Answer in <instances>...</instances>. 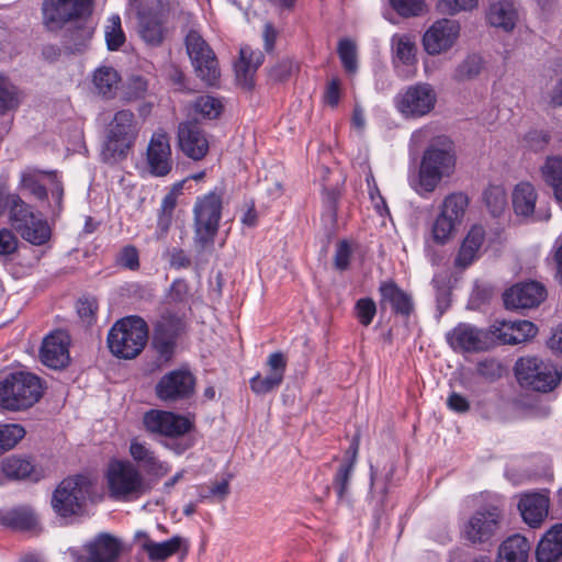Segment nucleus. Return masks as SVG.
I'll list each match as a JSON object with an SVG mask.
<instances>
[{
	"label": "nucleus",
	"instance_id": "nucleus-1",
	"mask_svg": "<svg viewBox=\"0 0 562 562\" xmlns=\"http://www.w3.org/2000/svg\"><path fill=\"white\" fill-rule=\"evenodd\" d=\"M456 169V155L446 143L429 145L420 159L418 173L411 179V187L420 196H428L446 178H450Z\"/></svg>",
	"mask_w": 562,
	"mask_h": 562
},
{
	"label": "nucleus",
	"instance_id": "nucleus-2",
	"mask_svg": "<svg viewBox=\"0 0 562 562\" xmlns=\"http://www.w3.org/2000/svg\"><path fill=\"white\" fill-rule=\"evenodd\" d=\"M5 210L12 228L27 243L34 246L45 245L52 236L46 220L38 217L34 207L18 193L5 196Z\"/></svg>",
	"mask_w": 562,
	"mask_h": 562
},
{
	"label": "nucleus",
	"instance_id": "nucleus-3",
	"mask_svg": "<svg viewBox=\"0 0 562 562\" xmlns=\"http://www.w3.org/2000/svg\"><path fill=\"white\" fill-rule=\"evenodd\" d=\"M148 340V325L139 316L121 318L111 327L106 342L113 356L134 359L145 348Z\"/></svg>",
	"mask_w": 562,
	"mask_h": 562
},
{
	"label": "nucleus",
	"instance_id": "nucleus-4",
	"mask_svg": "<svg viewBox=\"0 0 562 562\" xmlns=\"http://www.w3.org/2000/svg\"><path fill=\"white\" fill-rule=\"evenodd\" d=\"M106 483L110 497L120 502L136 501L150 491L149 483L131 461H111Z\"/></svg>",
	"mask_w": 562,
	"mask_h": 562
},
{
	"label": "nucleus",
	"instance_id": "nucleus-5",
	"mask_svg": "<svg viewBox=\"0 0 562 562\" xmlns=\"http://www.w3.org/2000/svg\"><path fill=\"white\" fill-rule=\"evenodd\" d=\"M41 380L27 372H14L0 381V405L8 411H22L42 397Z\"/></svg>",
	"mask_w": 562,
	"mask_h": 562
},
{
	"label": "nucleus",
	"instance_id": "nucleus-6",
	"mask_svg": "<svg viewBox=\"0 0 562 562\" xmlns=\"http://www.w3.org/2000/svg\"><path fill=\"white\" fill-rule=\"evenodd\" d=\"M222 194L212 191L199 196L193 207L194 244L201 249L213 245L222 216Z\"/></svg>",
	"mask_w": 562,
	"mask_h": 562
},
{
	"label": "nucleus",
	"instance_id": "nucleus-7",
	"mask_svg": "<svg viewBox=\"0 0 562 562\" xmlns=\"http://www.w3.org/2000/svg\"><path fill=\"white\" fill-rule=\"evenodd\" d=\"M91 495V482L86 476H70L60 482L52 497L55 513L64 518L82 513Z\"/></svg>",
	"mask_w": 562,
	"mask_h": 562
},
{
	"label": "nucleus",
	"instance_id": "nucleus-8",
	"mask_svg": "<svg viewBox=\"0 0 562 562\" xmlns=\"http://www.w3.org/2000/svg\"><path fill=\"white\" fill-rule=\"evenodd\" d=\"M515 372L521 386L542 393L552 391L561 380V373L552 363L537 357L520 358Z\"/></svg>",
	"mask_w": 562,
	"mask_h": 562
},
{
	"label": "nucleus",
	"instance_id": "nucleus-9",
	"mask_svg": "<svg viewBox=\"0 0 562 562\" xmlns=\"http://www.w3.org/2000/svg\"><path fill=\"white\" fill-rule=\"evenodd\" d=\"M436 103V90L427 82L411 85L394 98L396 110L406 119H418L429 114Z\"/></svg>",
	"mask_w": 562,
	"mask_h": 562
},
{
	"label": "nucleus",
	"instance_id": "nucleus-10",
	"mask_svg": "<svg viewBox=\"0 0 562 562\" xmlns=\"http://www.w3.org/2000/svg\"><path fill=\"white\" fill-rule=\"evenodd\" d=\"M186 48L196 76L207 86H214L220 77L218 63L214 52L198 31L191 30L187 34Z\"/></svg>",
	"mask_w": 562,
	"mask_h": 562
},
{
	"label": "nucleus",
	"instance_id": "nucleus-11",
	"mask_svg": "<svg viewBox=\"0 0 562 562\" xmlns=\"http://www.w3.org/2000/svg\"><path fill=\"white\" fill-rule=\"evenodd\" d=\"M145 429L156 436L178 438L187 435L194 427L189 417L161 409H150L143 417Z\"/></svg>",
	"mask_w": 562,
	"mask_h": 562
},
{
	"label": "nucleus",
	"instance_id": "nucleus-12",
	"mask_svg": "<svg viewBox=\"0 0 562 562\" xmlns=\"http://www.w3.org/2000/svg\"><path fill=\"white\" fill-rule=\"evenodd\" d=\"M195 391V376L189 369L180 368L164 374L155 386L156 396L166 403L190 398Z\"/></svg>",
	"mask_w": 562,
	"mask_h": 562
},
{
	"label": "nucleus",
	"instance_id": "nucleus-13",
	"mask_svg": "<svg viewBox=\"0 0 562 562\" xmlns=\"http://www.w3.org/2000/svg\"><path fill=\"white\" fill-rule=\"evenodd\" d=\"M461 25L453 19H439L435 21L423 35V47L430 56H438L449 52L459 41Z\"/></svg>",
	"mask_w": 562,
	"mask_h": 562
},
{
	"label": "nucleus",
	"instance_id": "nucleus-14",
	"mask_svg": "<svg viewBox=\"0 0 562 562\" xmlns=\"http://www.w3.org/2000/svg\"><path fill=\"white\" fill-rule=\"evenodd\" d=\"M91 0H44L43 22L49 31L61 29L67 22L90 12Z\"/></svg>",
	"mask_w": 562,
	"mask_h": 562
},
{
	"label": "nucleus",
	"instance_id": "nucleus-15",
	"mask_svg": "<svg viewBox=\"0 0 562 562\" xmlns=\"http://www.w3.org/2000/svg\"><path fill=\"white\" fill-rule=\"evenodd\" d=\"M502 513L497 507L475 512L464 524L463 536L472 543L490 541L499 529Z\"/></svg>",
	"mask_w": 562,
	"mask_h": 562
},
{
	"label": "nucleus",
	"instance_id": "nucleus-16",
	"mask_svg": "<svg viewBox=\"0 0 562 562\" xmlns=\"http://www.w3.org/2000/svg\"><path fill=\"white\" fill-rule=\"evenodd\" d=\"M85 554L71 551L75 562H117L122 542L114 536L102 532L83 546Z\"/></svg>",
	"mask_w": 562,
	"mask_h": 562
},
{
	"label": "nucleus",
	"instance_id": "nucleus-17",
	"mask_svg": "<svg viewBox=\"0 0 562 562\" xmlns=\"http://www.w3.org/2000/svg\"><path fill=\"white\" fill-rule=\"evenodd\" d=\"M173 12H167L164 8L157 10H144L137 14V32L140 38L149 46H160L166 37V23Z\"/></svg>",
	"mask_w": 562,
	"mask_h": 562
},
{
	"label": "nucleus",
	"instance_id": "nucleus-18",
	"mask_svg": "<svg viewBox=\"0 0 562 562\" xmlns=\"http://www.w3.org/2000/svg\"><path fill=\"white\" fill-rule=\"evenodd\" d=\"M146 160L149 172L155 177H165L172 169L171 147L167 133L156 131L148 143Z\"/></svg>",
	"mask_w": 562,
	"mask_h": 562
},
{
	"label": "nucleus",
	"instance_id": "nucleus-19",
	"mask_svg": "<svg viewBox=\"0 0 562 562\" xmlns=\"http://www.w3.org/2000/svg\"><path fill=\"white\" fill-rule=\"evenodd\" d=\"M547 295L543 285L536 281L518 283L506 290L503 299L506 308L528 310L538 306Z\"/></svg>",
	"mask_w": 562,
	"mask_h": 562
},
{
	"label": "nucleus",
	"instance_id": "nucleus-20",
	"mask_svg": "<svg viewBox=\"0 0 562 562\" xmlns=\"http://www.w3.org/2000/svg\"><path fill=\"white\" fill-rule=\"evenodd\" d=\"M69 342V336L63 330L47 335L40 350L42 363L55 370L65 368L70 360Z\"/></svg>",
	"mask_w": 562,
	"mask_h": 562
},
{
	"label": "nucleus",
	"instance_id": "nucleus-21",
	"mask_svg": "<svg viewBox=\"0 0 562 562\" xmlns=\"http://www.w3.org/2000/svg\"><path fill=\"white\" fill-rule=\"evenodd\" d=\"M449 345L459 351H482L490 348V334L469 324H459L447 336Z\"/></svg>",
	"mask_w": 562,
	"mask_h": 562
},
{
	"label": "nucleus",
	"instance_id": "nucleus-22",
	"mask_svg": "<svg viewBox=\"0 0 562 562\" xmlns=\"http://www.w3.org/2000/svg\"><path fill=\"white\" fill-rule=\"evenodd\" d=\"M538 329L529 321H496L491 326L493 337L503 344L516 345L536 336Z\"/></svg>",
	"mask_w": 562,
	"mask_h": 562
},
{
	"label": "nucleus",
	"instance_id": "nucleus-23",
	"mask_svg": "<svg viewBox=\"0 0 562 562\" xmlns=\"http://www.w3.org/2000/svg\"><path fill=\"white\" fill-rule=\"evenodd\" d=\"M178 139L181 150L193 160L202 159L209 151V140L195 123H181L178 128Z\"/></svg>",
	"mask_w": 562,
	"mask_h": 562
},
{
	"label": "nucleus",
	"instance_id": "nucleus-24",
	"mask_svg": "<svg viewBox=\"0 0 562 562\" xmlns=\"http://www.w3.org/2000/svg\"><path fill=\"white\" fill-rule=\"evenodd\" d=\"M381 295L380 306L387 305L393 313L408 317L414 311V301L409 293L402 290L394 281H383L379 286Z\"/></svg>",
	"mask_w": 562,
	"mask_h": 562
},
{
	"label": "nucleus",
	"instance_id": "nucleus-25",
	"mask_svg": "<svg viewBox=\"0 0 562 562\" xmlns=\"http://www.w3.org/2000/svg\"><path fill=\"white\" fill-rule=\"evenodd\" d=\"M518 509L524 521L530 527L537 528L548 516L549 498L539 493L526 494L520 498Z\"/></svg>",
	"mask_w": 562,
	"mask_h": 562
},
{
	"label": "nucleus",
	"instance_id": "nucleus-26",
	"mask_svg": "<svg viewBox=\"0 0 562 562\" xmlns=\"http://www.w3.org/2000/svg\"><path fill=\"white\" fill-rule=\"evenodd\" d=\"M142 547L150 561H165L178 552H182L186 555L189 551V541L181 536H173L162 542L147 539Z\"/></svg>",
	"mask_w": 562,
	"mask_h": 562
},
{
	"label": "nucleus",
	"instance_id": "nucleus-27",
	"mask_svg": "<svg viewBox=\"0 0 562 562\" xmlns=\"http://www.w3.org/2000/svg\"><path fill=\"white\" fill-rule=\"evenodd\" d=\"M538 193L532 183L521 181L515 186L512 193V203L517 216L529 220L535 215Z\"/></svg>",
	"mask_w": 562,
	"mask_h": 562
},
{
	"label": "nucleus",
	"instance_id": "nucleus-28",
	"mask_svg": "<svg viewBox=\"0 0 562 562\" xmlns=\"http://www.w3.org/2000/svg\"><path fill=\"white\" fill-rule=\"evenodd\" d=\"M239 61L235 64V70L238 81L247 88L252 86V76L258 67L263 63V54L260 50H254L249 46L240 48Z\"/></svg>",
	"mask_w": 562,
	"mask_h": 562
},
{
	"label": "nucleus",
	"instance_id": "nucleus-29",
	"mask_svg": "<svg viewBox=\"0 0 562 562\" xmlns=\"http://www.w3.org/2000/svg\"><path fill=\"white\" fill-rule=\"evenodd\" d=\"M536 557L538 562H555L562 557V524L553 526L540 540Z\"/></svg>",
	"mask_w": 562,
	"mask_h": 562
},
{
	"label": "nucleus",
	"instance_id": "nucleus-30",
	"mask_svg": "<svg viewBox=\"0 0 562 562\" xmlns=\"http://www.w3.org/2000/svg\"><path fill=\"white\" fill-rule=\"evenodd\" d=\"M485 239V231L481 225H474L468 232L459 254L456 258V266L465 268L477 257V252Z\"/></svg>",
	"mask_w": 562,
	"mask_h": 562
},
{
	"label": "nucleus",
	"instance_id": "nucleus-31",
	"mask_svg": "<svg viewBox=\"0 0 562 562\" xmlns=\"http://www.w3.org/2000/svg\"><path fill=\"white\" fill-rule=\"evenodd\" d=\"M530 549L527 538L510 536L499 546L497 562H527Z\"/></svg>",
	"mask_w": 562,
	"mask_h": 562
},
{
	"label": "nucleus",
	"instance_id": "nucleus-32",
	"mask_svg": "<svg viewBox=\"0 0 562 562\" xmlns=\"http://www.w3.org/2000/svg\"><path fill=\"white\" fill-rule=\"evenodd\" d=\"M486 19L494 27H499L506 32L515 27L517 12L514 3L508 0H499L491 3Z\"/></svg>",
	"mask_w": 562,
	"mask_h": 562
},
{
	"label": "nucleus",
	"instance_id": "nucleus-33",
	"mask_svg": "<svg viewBox=\"0 0 562 562\" xmlns=\"http://www.w3.org/2000/svg\"><path fill=\"white\" fill-rule=\"evenodd\" d=\"M130 453L134 461L140 463L149 473L164 475L169 471L168 465L160 462L145 442L133 439L130 445Z\"/></svg>",
	"mask_w": 562,
	"mask_h": 562
},
{
	"label": "nucleus",
	"instance_id": "nucleus-34",
	"mask_svg": "<svg viewBox=\"0 0 562 562\" xmlns=\"http://www.w3.org/2000/svg\"><path fill=\"white\" fill-rule=\"evenodd\" d=\"M0 524L23 531L35 530L38 521L35 514L26 507L0 510Z\"/></svg>",
	"mask_w": 562,
	"mask_h": 562
},
{
	"label": "nucleus",
	"instance_id": "nucleus-35",
	"mask_svg": "<svg viewBox=\"0 0 562 562\" xmlns=\"http://www.w3.org/2000/svg\"><path fill=\"white\" fill-rule=\"evenodd\" d=\"M108 133L114 137H123V139L136 142L139 125L134 113L130 110L117 111L109 125Z\"/></svg>",
	"mask_w": 562,
	"mask_h": 562
},
{
	"label": "nucleus",
	"instance_id": "nucleus-36",
	"mask_svg": "<svg viewBox=\"0 0 562 562\" xmlns=\"http://www.w3.org/2000/svg\"><path fill=\"white\" fill-rule=\"evenodd\" d=\"M44 175H50L53 177L54 173L32 168L25 169L20 175L19 189L27 191L38 202L44 203L45 201H47L48 198V191L46 187L42 183V177Z\"/></svg>",
	"mask_w": 562,
	"mask_h": 562
},
{
	"label": "nucleus",
	"instance_id": "nucleus-37",
	"mask_svg": "<svg viewBox=\"0 0 562 562\" xmlns=\"http://www.w3.org/2000/svg\"><path fill=\"white\" fill-rule=\"evenodd\" d=\"M176 341L177 331H169L166 329L165 323L160 322L153 339V347L158 355L159 361L168 363L172 359L176 349Z\"/></svg>",
	"mask_w": 562,
	"mask_h": 562
},
{
	"label": "nucleus",
	"instance_id": "nucleus-38",
	"mask_svg": "<svg viewBox=\"0 0 562 562\" xmlns=\"http://www.w3.org/2000/svg\"><path fill=\"white\" fill-rule=\"evenodd\" d=\"M134 144L135 142L133 140L123 139V137H114L112 134L108 133L101 153L103 161L112 165L126 159Z\"/></svg>",
	"mask_w": 562,
	"mask_h": 562
},
{
	"label": "nucleus",
	"instance_id": "nucleus-39",
	"mask_svg": "<svg viewBox=\"0 0 562 562\" xmlns=\"http://www.w3.org/2000/svg\"><path fill=\"white\" fill-rule=\"evenodd\" d=\"M546 183L552 188L554 198L562 203V157L551 156L541 167Z\"/></svg>",
	"mask_w": 562,
	"mask_h": 562
},
{
	"label": "nucleus",
	"instance_id": "nucleus-40",
	"mask_svg": "<svg viewBox=\"0 0 562 562\" xmlns=\"http://www.w3.org/2000/svg\"><path fill=\"white\" fill-rule=\"evenodd\" d=\"M120 81L119 72L112 67H99L93 74V85L98 92L105 98L114 97Z\"/></svg>",
	"mask_w": 562,
	"mask_h": 562
},
{
	"label": "nucleus",
	"instance_id": "nucleus-41",
	"mask_svg": "<svg viewBox=\"0 0 562 562\" xmlns=\"http://www.w3.org/2000/svg\"><path fill=\"white\" fill-rule=\"evenodd\" d=\"M391 45L394 64L412 65L415 63L416 44L409 35L394 34Z\"/></svg>",
	"mask_w": 562,
	"mask_h": 562
},
{
	"label": "nucleus",
	"instance_id": "nucleus-42",
	"mask_svg": "<svg viewBox=\"0 0 562 562\" xmlns=\"http://www.w3.org/2000/svg\"><path fill=\"white\" fill-rule=\"evenodd\" d=\"M469 205V198L462 192H454L445 198L440 212L460 224Z\"/></svg>",
	"mask_w": 562,
	"mask_h": 562
},
{
	"label": "nucleus",
	"instance_id": "nucleus-43",
	"mask_svg": "<svg viewBox=\"0 0 562 562\" xmlns=\"http://www.w3.org/2000/svg\"><path fill=\"white\" fill-rule=\"evenodd\" d=\"M483 64L480 55H469L456 67L452 79L458 82L473 80L481 74Z\"/></svg>",
	"mask_w": 562,
	"mask_h": 562
},
{
	"label": "nucleus",
	"instance_id": "nucleus-44",
	"mask_svg": "<svg viewBox=\"0 0 562 562\" xmlns=\"http://www.w3.org/2000/svg\"><path fill=\"white\" fill-rule=\"evenodd\" d=\"M483 201L493 216H499L507 206V194L504 187L488 186L483 192Z\"/></svg>",
	"mask_w": 562,
	"mask_h": 562
},
{
	"label": "nucleus",
	"instance_id": "nucleus-45",
	"mask_svg": "<svg viewBox=\"0 0 562 562\" xmlns=\"http://www.w3.org/2000/svg\"><path fill=\"white\" fill-rule=\"evenodd\" d=\"M33 471V464L22 458L9 457L2 462L3 474L12 480H23L27 477Z\"/></svg>",
	"mask_w": 562,
	"mask_h": 562
},
{
	"label": "nucleus",
	"instance_id": "nucleus-46",
	"mask_svg": "<svg viewBox=\"0 0 562 562\" xmlns=\"http://www.w3.org/2000/svg\"><path fill=\"white\" fill-rule=\"evenodd\" d=\"M457 225L454 221L440 212L431 227L434 241L439 245L446 244L452 237Z\"/></svg>",
	"mask_w": 562,
	"mask_h": 562
},
{
	"label": "nucleus",
	"instance_id": "nucleus-47",
	"mask_svg": "<svg viewBox=\"0 0 562 562\" xmlns=\"http://www.w3.org/2000/svg\"><path fill=\"white\" fill-rule=\"evenodd\" d=\"M193 109L196 114L203 119L213 120L220 116L223 111L222 102L212 95H201L196 98L193 103Z\"/></svg>",
	"mask_w": 562,
	"mask_h": 562
},
{
	"label": "nucleus",
	"instance_id": "nucleus-48",
	"mask_svg": "<svg viewBox=\"0 0 562 562\" xmlns=\"http://www.w3.org/2000/svg\"><path fill=\"white\" fill-rule=\"evenodd\" d=\"M24 435L25 430L20 425H0V453L14 448Z\"/></svg>",
	"mask_w": 562,
	"mask_h": 562
},
{
	"label": "nucleus",
	"instance_id": "nucleus-49",
	"mask_svg": "<svg viewBox=\"0 0 562 562\" xmlns=\"http://www.w3.org/2000/svg\"><path fill=\"white\" fill-rule=\"evenodd\" d=\"M288 366V359L281 351H276L269 355L266 361V374L277 382L283 383L284 374Z\"/></svg>",
	"mask_w": 562,
	"mask_h": 562
},
{
	"label": "nucleus",
	"instance_id": "nucleus-50",
	"mask_svg": "<svg viewBox=\"0 0 562 562\" xmlns=\"http://www.w3.org/2000/svg\"><path fill=\"white\" fill-rule=\"evenodd\" d=\"M338 55L341 64L347 72H355L357 70V46L348 38H344L338 44Z\"/></svg>",
	"mask_w": 562,
	"mask_h": 562
},
{
	"label": "nucleus",
	"instance_id": "nucleus-51",
	"mask_svg": "<svg viewBox=\"0 0 562 562\" xmlns=\"http://www.w3.org/2000/svg\"><path fill=\"white\" fill-rule=\"evenodd\" d=\"M105 41L111 50H115L124 44L125 35L119 15H113L109 19V24L105 26Z\"/></svg>",
	"mask_w": 562,
	"mask_h": 562
},
{
	"label": "nucleus",
	"instance_id": "nucleus-52",
	"mask_svg": "<svg viewBox=\"0 0 562 562\" xmlns=\"http://www.w3.org/2000/svg\"><path fill=\"white\" fill-rule=\"evenodd\" d=\"M18 104L16 88L8 80L0 78V115L15 109Z\"/></svg>",
	"mask_w": 562,
	"mask_h": 562
},
{
	"label": "nucleus",
	"instance_id": "nucleus-53",
	"mask_svg": "<svg viewBox=\"0 0 562 562\" xmlns=\"http://www.w3.org/2000/svg\"><path fill=\"white\" fill-rule=\"evenodd\" d=\"M353 469L351 462H341L334 476L333 486L339 499H344L348 492Z\"/></svg>",
	"mask_w": 562,
	"mask_h": 562
},
{
	"label": "nucleus",
	"instance_id": "nucleus-54",
	"mask_svg": "<svg viewBox=\"0 0 562 562\" xmlns=\"http://www.w3.org/2000/svg\"><path fill=\"white\" fill-rule=\"evenodd\" d=\"M477 4L479 0H439L437 9L442 14L456 15L460 12L472 11Z\"/></svg>",
	"mask_w": 562,
	"mask_h": 562
},
{
	"label": "nucleus",
	"instance_id": "nucleus-55",
	"mask_svg": "<svg viewBox=\"0 0 562 562\" xmlns=\"http://www.w3.org/2000/svg\"><path fill=\"white\" fill-rule=\"evenodd\" d=\"M49 192L53 202L47 199L44 203H47L52 217H58L63 212L64 186L61 181L56 178V175H53Z\"/></svg>",
	"mask_w": 562,
	"mask_h": 562
},
{
	"label": "nucleus",
	"instance_id": "nucleus-56",
	"mask_svg": "<svg viewBox=\"0 0 562 562\" xmlns=\"http://www.w3.org/2000/svg\"><path fill=\"white\" fill-rule=\"evenodd\" d=\"M281 383L277 382L276 379L257 373L249 380L250 390L257 395H266L279 389Z\"/></svg>",
	"mask_w": 562,
	"mask_h": 562
},
{
	"label": "nucleus",
	"instance_id": "nucleus-57",
	"mask_svg": "<svg viewBox=\"0 0 562 562\" xmlns=\"http://www.w3.org/2000/svg\"><path fill=\"white\" fill-rule=\"evenodd\" d=\"M355 310L358 321L363 326H369L376 314L375 302L369 297L359 299Z\"/></svg>",
	"mask_w": 562,
	"mask_h": 562
},
{
	"label": "nucleus",
	"instance_id": "nucleus-58",
	"mask_svg": "<svg viewBox=\"0 0 562 562\" xmlns=\"http://www.w3.org/2000/svg\"><path fill=\"white\" fill-rule=\"evenodd\" d=\"M392 8L404 18L418 15L424 8L425 0H390Z\"/></svg>",
	"mask_w": 562,
	"mask_h": 562
},
{
	"label": "nucleus",
	"instance_id": "nucleus-59",
	"mask_svg": "<svg viewBox=\"0 0 562 562\" xmlns=\"http://www.w3.org/2000/svg\"><path fill=\"white\" fill-rule=\"evenodd\" d=\"M297 69V65L292 59H282L269 70V79L274 82H282Z\"/></svg>",
	"mask_w": 562,
	"mask_h": 562
},
{
	"label": "nucleus",
	"instance_id": "nucleus-60",
	"mask_svg": "<svg viewBox=\"0 0 562 562\" xmlns=\"http://www.w3.org/2000/svg\"><path fill=\"white\" fill-rule=\"evenodd\" d=\"M177 205V193L169 192L165 195L161 202V215L158 220V226L162 232H166L169 227L171 215Z\"/></svg>",
	"mask_w": 562,
	"mask_h": 562
},
{
	"label": "nucleus",
	"instance_id": "nucleus-61",
	"mask_svg": "<svg viewBox=\"0 0 562 562\" xmlns=\"http://www.w3.org/2000/svg\"><path fill=\"white\" fill-rule=\"evenodd\" d=\"M502 366L495 359L481 360L476 366L477 375L488 381H495L502 375Z\"/></svg>",
	"mask_w": 562,
	"mask_h": 562
},
{
	"label": "nucleus",
	"instance_id": "nucleus-62",
	"mask_svg": "<svg viewBox=\"0 0 562 562\" xmlns=\"http://www.w3.org/2000/svg\"><path fill=\"white\" fill-rule=\"evenodd\" d=\"M19 248V239L10 228L0 229V256H11Z\"/></svg>",
	"mask_w": 562,
	"mask_h": 562
},
{
	"label": "nucleus",
	"instance_id": "nucleus-63",
	"mask_svg": "<svg viewBox=\"0 0 562 562\" xmlns=\"http://www.w3.org/2000/svg\"><path fill=\"white\" fill-rule=\"evenodd\" d=\"M117 265L130 270L139 268L138 250L134 246H125L117 255Z\"/></svg>",
	"mask_w": 562,
	"mask_h": 562
},
{
	"label": "nucleus",
	"instance_id": "nucleus-64",
	"mask_svg": "<svg viewBox=\"0 0 562 562\" xmlns=\"http://www.w3.org/2000/svg\"><path fill=\"white\" fill-rule=\"evenodd\" d=\"M90 37V32L86 29H77L68 32L66 35V47L71 52H80L86 46L87 41Z\"/></svg>",
	"mask_w": 562,
	"mask_h": 562
}]
</instances>
